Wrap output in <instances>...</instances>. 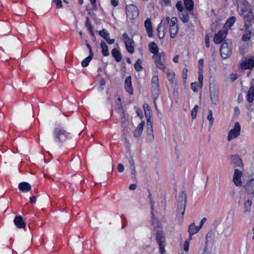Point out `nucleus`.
I'll use <instances>...</instances> for the list:
<instances>
[{"label":"nucleus","mask_w":254,"mask_h":254,"mask_svg":"<svg viewBox=\"0 0 254 254\" xmlns=\"http://www.w3.org/2000/svg\"><path fill=\"white\" fill-rule=\"evenodd\" d=\"M231 164L234 167H242L243 166L242 161L238 155L231 156Z\"/></svg>","instance_id":"obj_22"},{"label":"nucleus","mask_w":254,"mask_h":254,"mask_svg":"<svg viewBox=\"0 0 254 254\" xmlns=\"http://www.w3.org/2000/svg\"><path fill=\"white\" fill-rule=\"evenodd\" d=\"M148 48L150 52L153 54L152 59L156 66L160 70L165 71L166 69L165 65L166 60L165 53H159V48L154 42H151L148 45Z\"/></svg>","instance_id":"obj_2"},{"label":"nucleus","mask_w":254,"mask_h":254,"mask_svg":"<svg viewBox=\"0 0 254 254\" xmlns=\"http://www.w3.org/2000/svg\"><path fill=\"white\" fill-rule=\"evenodd\" d=\"M55 2L56 3L57 8H60L62 7L63 5L61 0H55Z\"/></svg>","instance_id":"obj_48"},{"label":"nucleus","mask_w":254,"mask_h":254,"mask_svg":"<svg viewBox=\"0 0 254 254\" xmlns=\"http://www.w3.org/2000/svg\"><path fill=\"white\" fill-rule=\"evenodd\" d=\"M241 126L239 122H236L234 127L228 133L227 139L229 141L238 137L240 134Z\"/></svg>","instance_id":"obj_8"},{"label":"nucleus","mask_w":254,"mask_h":254,"mask_svg":"<svg viewBox=\"0 0 254 254\" xmlns=\"http://www.w3.org/2000/svg\"><path fill=\"white\" fill-rule=\"evenodd\" d=\"M189 14L190 11L184 10L179 12V16L184 23H187L189 20Z\"/></svg>","instance_id":"obj_24"},{"label":"nucleus","mask_w":254,"mask_h":254,"mask_svg":"<svg viewBox=\"0 0 254 254\" xmlns=\"http://www.w3.org/2000/svg\"><path fill=\"white\" fill-rule=\"evenodd\" d=\"M198 106L197 105H196L194 106V108L192 110L191 112V116L192 119H194L196 118L198 110Z\"/></svg>","instance_id":"obj_38"},{"label":"nucleus","mask_w":254,"mask_h":254,"mask_svg":"<svg viewBox=\"0 0 254 254\" xmlns=\"http://www.w3.org/2000/svg\"><path fill=\"white\" fill-rule=\"evenodd\" d=\"M173 62L175 63H177L178 62V61H179V56L178 55L175 56L174 58H173Z\"/></svg>","instance_id":"obj_62"},{"label":"nucleus","mask_w":254,"mask_h":254,"mask_svg":"<svg viewBox=\"0 0 254 254\" xmlns=\"http://www.w3.org/2000/svg\"><path fill=\"white\" fill-rule=\"evenodd\" d=\"M86 45L89 51V55L93 56V53L91 46L87 43H86Z\"/></svg>","instance_id":"obj_53"},{"label":"nucleus","mask_w":254,"mask_h":254,"mask_svg":"<svg viewBox=\"0 0 254 254\" xmlns=\"http://www.w3.org/2000/svg\"><path fill=\"white\" fill-rule=\"evenodd\" d=\"M118 170L119 172H123L124 170V167L123 164H119L118 165Z\"/></svg>","instance_id":"obj_52"},{"label":"nucleus","mask_w":254,"mask_h":254,"mask_svg":"<svg viewBox=\"0 0 254 254\" xmlns=\"http://www.w3.org/2000/svg\"><path fill=\"white\" fill-rule=\"evenodd\" d=\"M203 71H198V80L199 84L202 86L203 84Z\"/></svg>","instance_id":"obj_41"},{"label":"nucleus","mask_w":254,"mask_h":254,"mask_svg":"<svg viewBox=\"0 0 254 254\" xmlns=\"http://www.w3.org/2000/svg\"><path fill=\"white\" fill-rule=\"evenodd\" d=\"M99 34L104 38L109 44H113L115 42V40L110 38V34L106 29H103L99 31Z\"/></svg>","instance_id":"obj_20"},{"label":"nucleus","mask_w":254,"mask_h":254,"mask_svg":"<svg viewBox=\"0 0 254 254\" xmlns=\"http://www.w3.org/2000/svg\"><path fill=\"white\" fill-rule=\"evenodd\" d=\"M154 139L152 124L150 123L148 125L147 124V139L149 142H152Z\"/></svg>","instance_id":"obj_23"},{"label":"nucleus","mask_w":254,"mask_h":254,"mask_svg":"<svg viewBox=\"0 0 254 254\" xmlns=\"http://www.w3.org/2000/svg\"><path fill=\"white\" fill-rule=\"evenodd\" d=\"M129 165H130V167H135L134 166V161H133V160L132 159H130L129 160Z\"/></svg>","instance_id":"obj_60"},{"label":"nucleus","mask_w":254,"mask_h":254,"mask_svg":"<svg viewBox=\"0 0 254 254\" xmlns=\"http://www.w3.org/2000/svg\"><path fill=\"white\" fill-rule=\"evenodd\" d=\"M142 62L141 59H137V61L134 64V67L135 69L137 71H140L143 69V67L142 66Z\"/></svg>","instance_id":"obj_34"},{"label":"nucleus","mask_w":254,"mask_h":254,"mask_svg":"<svg viewBox=\"0 0 254 254\" xmlns=\"http://www.w3.org/2000/svg\"><path fill=\"white\" fill-rule=\"evenodd\" d=\"M188 69L186 67H184L182 71L183 77L184 79H186L187 77Z\"/></svg>","instance_id":"obj_47"},{"label":"nucleus","mask_w":254,"mask_h":254,"mask_svg":"<svg viewBox=\"0 0 254 254\" xmlns=\"http://www.w3.org/2000/svg\"><path fill=\"white\" fill-rule=\"evenodd\" d=\"M236 17L235 16H231L230 18H229L227 21H226L224 27L225 29H227V31H228V29H230L231 26L234 24V23L236 22Z\"/></svg>","instance_id":"obj_31"},{"label":"nucleus","mask_w":254,"mask_h":254,"mask_svg":"<svg viewBox=\"0 0 254 254\" xmlns=\"http://www.w3.org/2000/svg\"><path fill=\"white\" fill-rule=\"evenodd\" d=\"M85 26L87 28L88 30H91L92 29V26L91 22L89 21V19L88 17L86 18L85 21Z\"/></svg>","instance_id":"obj_44"},{"label":"nucleus","mask_w":254,"mask_h":254,"mask_svg":"<svg viewBox=\"0 0 254 254\" xmlns=\"http://www.w3.org/2000/svg\"><path fill=\"white\" fill-rule=\"evenodd\" d=\"M121 98H120V97L118 98V99L116 101V103H117V105L119 106V107H122V104H121Z\"/></svg>","instance_id":"obj_57"},{"label":"nucleus","mask_w":254,"mask_h":254,"mask_svg":"<svg viewBox=\"0 0 254 254\" xmlns=\"http://www.w3.org/2000/svg\"><path fill=\"white\" fill-rule=\"evenodd\" d=\"M254 66V60L244 59L240 62V67L243 69H252Z\"/></svg>","instance_id":"obj_15"},{"label":"nucleus","mask_w":254,"mask_h":254,"mask_svg":"<svg viewBox=\"0 0 254 254\" xmlns=\"http://www.w3.org/2000/svg\"><path fill=\"white\" fill-rule=\"evenodd\" d=\"M237 78V76L235 73H232L230 75V79L231 81L234 82Z\"/></svg>","instance_id":"obj_49"},{"label":"nucleus","mask_w":254,"mask_h":254,"mask_svg":"<svg viewBox=\"0 0 254 254\" xmlns=\"http://www.w3.org/2000/svg\"><path fill=\"white\" fill-rule=\"evenodd\" d=\"M156 240L159 245L160 254H165V247L166 246V242L165 241V237L162 231H158L157 232Z\"/></svg>","instance_id":"obj_9"},{"label":"nucleus","mask_w":254,"mask_h":254,"mask_svg":"<svg viewBox=\"0 0 254 254\" xmlns=\"http://www.w3.org/2000/svg\"><path fill=\"white\" fill-rule=\"evenodd\" d=\"M200 229L199 228V227L195 226L194 223L190 224L189 226V229H188V232L189 233L190 238H191V236L192 235L197 233L199 231Z\"/></svg>","instance_id":"obj_30"},{"label":"nucleus","mask_w":254,"mask_h":254,"mask_svg":"<svg viewBox=\"0 0 254 254\" xmlns=\"http://www.w3.org/2000/svg\"><path fill=\"white\" fill-rule=\"evenodd\" d=\"M189 249V240H187L185 241L184 245V250L186 252H188Z\"/></svg>","instance_id":"obj_46"},{"label":"nucleus","mask_w":254,"mask_h":254,"mask_svg":"<svg viewBox=\"0 0 254 254\" xmlns=\"http://www.w3.org/2000/svg\"><path fill=\"white\" fill-rule=\"evenodd\" d=\"M93 56L89 55L87 58H85L81 62V65L83 67H86L88 65L90 62L93 58Z\"/></svg>","instance_id":"obj_36"},{"label":"nucleus","mask_w":254,"mask_h":254,"mask_svg":"<svg viewBox=\"0 0 254 254\" xmlns=\"http://www.w3.org/2000/svg\"><path fill=\"white\" fill-rule=\"evenodd\" d=\"M184 3L187 10L190 11V14L193 13L192 9L194 6L193 1L192 0H184Z\"/></svg>","instance_id":"obj_29"},{"label":"nucleus","mask_w":254,"mask_h":254,"mask_svg":"<svg viewBox=\"0 0 254 254\" xmlns=\"http://www.w3.org/2000/svg\"><path fill=\"white\" fill-rule=\"evenodd\" d=\"M143 110H144V111L145 112V111H150V107H149V106L148 105V104L147 103H144L143 104Z\"/></svg>","instance_id":"obj_51"},{"label":"nucleus","mask_w":254,"mask_h":254,"mask_svg":"<svg viewBox=\"0 0 254 254\" xmlns=\"http://www.w3.org/2000/svg\"><path fill=\"white\" fill-rule=\"evenodd\" d=\"M205 43L207 48L209 47V38L208 35L205 36Z\"/></svg>","instance_id":"obj_50"},{"label":"nucleus","mask_w":254,"mask_h":254,"mask_svg":"<svg viewBox=\"0 0 254 254\" xmlns=\"http://www.w3.org/2000/svg\"><path fill=\"white\" fill-rule=\"evenodd\" d=\"M136 187V186L135 184H131L129 186V189L130 190H134Z\"/></svg>","instance_id":"obj_59"},{"label":"nucleus","mask_w":254,"mask_h":254,"mask_svg":"<svg viewBox=\"0 0 254 254\" xmlns=\"http://www.w3.org/2000/svg\"><path fill=\"white\" fill-rule=\"evenodd\" d=\"M111 53L112 56L115 59L116 62H119L121 61L122 55L118 50L114 48L112 50Z\"/></svg>","instance_id":"obj_32"},{"label":"nucleus","mask_w":254,"mask_h":254,"mask_svg":"<svg viewBox=\"0 0 254 254\" xmlns=\"http://www.w3.org/2000/svg\"><path fill=\"white\" fill-rule=\"evenodd\" d=\"M125 88L126 91L128 92L129 95H133V90L132 86L131 78L130 76L127 77L125 79Z\"/></svg>","instance_id":"obj_21"},{"label":"nucleus","mask_w":254,"mask_h":254,"mask_svg":"<svg viewBox=\"0 0 254 254\" xmlns=\"http://www.w3.org/2000/svg\"><path fill=\"white\" fill-rule=\"evenodd\" d=\"M244 188L247 194L254 201V178L247 181Z\"/></svg>","instance_id":"obj_10"},{"label":"nucleus","mask_w":254,"mask_h":254,"mask_svg":"<svg viewBox=\"0 0 254 254\" xmlns=\"http://www.w3.org/2000/svg\"><path fill=\"white\" fill-rule=\"evenodd\" d=\"M18 189L21 191L26 192L30 190L31 186L27 182H22L19 184Z\"/></svg>","instance_id":"obj_25"},{"label":"nucleus","mask_w":254,"mask_h":254,"mask_svg":"<svg viewBox=\"0 0 254 254\" xmlns=\"http://www.w3.org/2000/svg\"><path fill=\"white\" fill-rule=\"evenodd\" d=\"M126 10L127 16L130 19H134L139 15V11L137 7L133 4L126 5Z\"/></svg>","instance_id":"obj_7"},{"label":"nucleus","mask_w":254,"mask_h":254,"mask_svg":"<svg viewBox=\"0 0 254 254\" xmlns=\"http://www.w3.org/2000/svg\"><path fill=\"white\" fill-rule=\"evenodd\" d=\"M101 48L102 49V53L104 56H108L109 55L108 46L104 41H101Z\"/></svg>","instance_id":"obj_33"},{"label":"nucleus","mask_w":254,"mask_h":254,"mask_svg":"<svg viewBox=\"0 0 254 254\" xmlns=\"http://www.w3.org/2000/svg\"><path fill=\"white\" fill-rule=\"evenodd\" d=\"M198 84L197 82H192L190 84V88L194 92L197 91Z\"/></svg>","instance_id":"obj_45"},{"label":"nucleus","mask_w":254,"mask_h":254,"mask_svg":"<svg viewBox=\"0 0 254 254\" xmlns=\"http://www.w3.org/2000/svg\"><path fill=\"white\" fill-rule=\"evenodd\" d=\"M204 61L202 59H199L198 62V71H203Z\"/></svg>","instance_id":"obj_42"},{"label":"nucleus","mask_w":254,"mask_h":254,"mask_svg":"<svg viewBox=\"0 0 254 254\" xmlns=\"http://www.w3.org/2000/svg\"><path fill=\"white\" fill-rule=\"evenodd\" d=\"M111 4L114 7L117 6L119 4L118 0H111Z\"/></svg>","instance_id":"obj_56"},{"label":"nucleus","mask_w":254,"mask_h":254,"mask_svg":"<svg viewBox=\"0 0 254 254\" xmlns=\"http://www.w3.org/2000/svg\"><path fill=\"white\" fill-rule=\"evenodd\" d=\"M151 92L155 101L159 97L160 93L159 79L156 75H153L151 79Z\"/></svg>","instance_id":"obj_6"},{"label":"nucleus","mask_w":254,"mask_h":254,"mask_svg":"<svg viewBox=\"0 0 254 254\" xmlns=\"http://www.w3.org/2000/svg\"><path fill=\"white\" fill-rule=\"evenodd\" d=\"M177 201L176 219L181 224L183 221L187 202V194L185 191L179 193Z\"/></svg>","instance_id":"obj_3"},{"label":"nucleus","mask_w":254,"mask_h":254,"mask_svg":"<svg viewBox=\"0 0 254 254\" xmlns=\"http://www.w3.org/2000/svg\"><path fill=\"white\" fill-rule=\"evenodd\" d=\"M136 113L137 115L138 116H141V113H142V112H141V109H137L136 110Z\"/></svg>","instance_id":"obj_63"},{"label":"nucleus","mask_w":254,"mask_h":254,"mask_svg":"<svg viewBox=\"0 0 254 254\" xmlns=\"http://www.w3.org/2000/svg\"><path fill=\"white\" fill-rule=\"evenodd\" d=\"M53 139L55 142L61 143L69 137V133L63 128L57 127L53 129Z\"/></svg>","instance_id":"obj_4"},{"label":"nucleus","mask_w":254,"mask_h":254,"mask_svg":"<svg viewBox=\"0 0 254 254\" xmlns=\"http://www.w3.org/2000/svg\"><path fill=\"white\" fill-rule=\"evenodd\" d=\"M252 205V201L248 199L244 204V212H250L251 209V206Z\"/></svg>","instance_id":"obj_35"},{"label":"nucleus","mask_w":254,"mask_h":254,"mask_svg":"<svg viewBox=\"0 0 254 254\" xmlns=\"http://www.w3.org/2000/svg\"><path fill=\"white\" fill-rule=\"evenodd\" d=\"M220 52L221 56L223 59L229 57L232 54L230 44L228 42H224L221 46Z\"/></svg>","instance_id":"obj_11"},{"label":"nucleus","mask_w":254,"mask_h":254,"mask_svg":"<svg viewBox=\"0 0 254 254\" xmlns=\"http://www.w3.org/2000/svg\"><path fill=\"white\" fill-rule=\"evenodd\" d=\"M178 19L176 17H173L171 19L169 16L166 17L165 19L162 20L158 25L157 30L159 39H163L166 32V24L169 25V31L170 37L174 38L178 32Z\"/></svg>","instance_id":"obj_1"},{"label":"nucleus","mask_w":254,"mask_h":254,"mask_svg":"<svg viewBox=\"0 0 254 254\" xmlns=\"http://www.w3.org/2000/svg\"><path fill=\"white\" fill-rule=\"evenodd\" d=\"M234 112L236 115H238L240 113V110L238 107L234 108Z\"/></svg>","instance_id":"obj_61"},{"label":"nucleus","mask_w":254,"mask_h":254,"mask_svg":"<svg viewBox=\"0 0 254 254\" xmlns=\"http://www.w3.org/2000/svg\"><path fill=\"white\" fill-rule=\"evenodd\" d=\"M92 5L94 6L96 5V0H89Z\"/></svg>","instance_id":"obj_64"},{"label":"nucleus","mask_w":254,"mask_h":254,"mask_svg":"<svg viewBox=\"0 0 254 254\" xmlns=\"http://www.w3.org/2000/svg\"><path fill=\"white\" fill-rule=\"evenodd\" d=\"M144 125V122L143 121L137 125V127L133 133V136L134 137L138 138L140 136L143 130Z\"/></svg>","instance_id":"obj_26"},{"label":"nucleus","mask_w":254,"mask_h":254,"mask_svg":"<svg viewBox=\"0 0 254 254\" xmlns=\"http://www.w3.org/2000/svg\"><path fill=\"white\" fill-rule=\"evenodd\" d=\"M176 7L177 9L178 10V11H179V12L184 10V7L182 5V2L181 1H178L177 2V3L176 4Z\"/></svg>","instance_id":"obj_43"},{"label":"nucleus","mask_w":254,"mask_h":254,"mask_svg":"<svg viewBox=\"0 0 254 254\" xmlns=\"http://www.w3.org/2000/svg\"><path fill=\"white\" fill-rule=\"evenodd\" d=\"M36 198L35 196H32L30 198V202L31 203H34L36 202Z\"/></svg>","instance_id":"obj_58"},{"label":"nucleus","mask_w":254,"mask_h":254,"mask_svg":"<svg viewBox=\"0 0 254 254\" xmlns=\"http://www.w3.org/2000/svg\"><path fill=\"white\" fill-rule=\"evenodd\" d=\"M206 221V218H203L201 219V220L200 221L199 225L198 226L200 229H201V228L202 227V226H203V224Z\"/></svg>","instance_id":"obj_55"},{"label":"nucleus","mask_w":254,"mask_h":254,"mask_svg":"<svg viewBox=\"0 0 254 254\" xmlns=\"http://www.w3.org/2000/svg\"><path fill=\"white\" fill-rule=\"evenodd\" d=\"M13 222L17 228L24 229L25 228L26 223L21 215L16 216Z\"/></svg>","instance_id":"obj_19"},{"label":"nucleus","mask_w":254,"mask_h":254,"mask_svg":"<svg viewBox=\"0 0 254 254\" xmlns=\"http://www.w3.org/2000/svg\"><path fill=\"white\" fill-rule=\"evenodd\" d=\"M249 5L247 2H240L238 3L237 10L239 14L245 19L246 16L249 13Z\"/></svg>","instance_id":"obj_12"},{"label":"nucleus","mask_w":254,"mask_h":254,"mask_svg":"<svg viewBox=\"0 0 254 254\" xmlns=\"http://www.w3.org/2000/svg\"><path fill=\"white\" fill-rule=\"evenodd\" d=\"M144 114L145 118L146 119V124H149L150 123H151L150 120V117H151V110L148 111H145Z\"/></svg>","instance_id":"obj_40"},{"label":"nucleus","mask_w":254,"mask_h":254,"mask_svg":"<svg viewBox=\"0 0 254 254\" xmlns=\"http://www.w3.org/2000/svg\"><path fill=\"white\" fill-rule=\"evenodd\" d=\"M144 27L147 35L149 37H153V28L151 20L149 18H147L144 21Z\"/></svg>","instance_id":"obj_18"},{"label":"nucleus","mask_w":254,"mask_h":254,"mask_svg":"<svg viewBox=\"0 0 254 254\" xmlns=\"http://www.w3.org/2000/svg\"><path fill=\"white\" fill-rule=\"evenodd\" d=\"M130 170L131 171V174H132V175H133L132 177L134 178L135 177V167H130Z\"/></svg>","instance_id":"obj_54"},{"label":"nucleus","mask_w":254,"mask_h":254,"mask_svg":"<svg viewBox=\"0 0 254 254\" xmlns=\"http://www.w3.org/2000/svg\"><path fill=\"white\" fill-rule=\"evenodd\" d=\"M210 96L212 102L214 105H217L219 102L218 100V92L215 90H212L210 89Z\"/></svg>","instance_id":"obj_27"},{"label":"nucleus","mask_w":254,"mask_h":254,"mask_svg":"<svg viewBox=\"0 0 254 254\" xmlns=\"http://www.w3.org/2000/svg\"><path fill=\"white\" fill-rule=\"evenodd\" d=\"M122 39L125 43L126 49L128 52L130 54L133 53L134 50L132 46V43H133V40L128 36L126 33L123 34L122 36Z\"/></svg>","instance_id":"obj_13"},{"label":"nucleus","mask_w":254,"mask_h":254,"mask_svg":"<svg viewBox=\"0 0 254 254\" xmlns=\"http://www.w3.org/2000/svg\"><path fill=\"white\" fill-rule=\"evenodd\" d=\"M228 34L227 29L220 30L215 34L213 38V42L216 44H220L225 39Z\"/></svg>","instance_id":"obj_14"},{"label":"nucleus","mask_w":254,"mask_h":254,"mask_svg":"<svg viewBox=\"0 0 254 254\" xmlns=\"http://www.w3.org/2000/svg\"><path fill=\"white\" fill-rule=\"evenodd\" d=\"M148 198H149L150 200V203L151 204V217H152V225L154 226V228H160V224L157 220H156L154 218V215L153 213V210H154V202L153 200H152V198L151 197V193L150 191L148 192Z\"/></svg>","instance_id":"obj_16"},{"label":"nucleus","mask_w":254,"mask_h":254,"mask_svg":"<svg viewBox=\"0 0 254 254\" xmlns=\"http://www.w3.org/2000/svg\"><path fill=\"white\" fill-rule=\"evenodd\" d=\"M247 100L249 103H252L254 100V85H252L249 88L247 95Z\"/></svg>","instance_id":"obj_28"},{"label":"nucleus","mask_w":254,"mask_h":254,"mask_svg":"<svg viewBox=\"0 0 254 254\" xmlns=\"http://www.w3.org/2000/svg\"><path fill=\"white\" fill-rule=\"evenodd\" d=\"M207 120L209 121V126L211 127L214 122V118L212 116V111L211 110H208V115L207 117Z\"/></svg>","instance_id":"obj_37"},{"label":"nucleus","mask_w":254,"mask_h":254,"mask_svg":"<svg viewBox=\"0 0 254 254\" xmlns=\"http://www.w3.org/2000/svg\"><path fill=\"white\" fill-rule=\"evenodd\" d=\"M241 30L244 33L242 35V40L244 42H248L250 40L251 35L254 34V27L251 22H245L244 26Z\"/></svg>","instance_id":"obj_5"},{"label":"nucleus","mask_w":254,"mask_h":254,"mask_svg":"<svg viewBox=\"0 0 254 254\" xmlns=\"http://www.w3.org/2000/svg\"><path fill=\"white\" fill-rule=\"evenodd\" d=\"M167 78L171 82L173 81V79L175 76V74L173 71H168L167 72Z\"/></svg>","instance_id":"obj_39"},{"label":"nucleus","mask_w":254,"mask_h":254,"mask_svg":"<svg viewBox=\"0 0 254 254\" xmlns=\"http://www.w3.org/2000/svg\"><path fill=\"white\" fill-rule=\"evenodd\" d=\"M243 173L241 171L238 169H235L233 180L236 186L239 187L242 185L241 177Z\"/></svg>","instance_id":"obj_17"}]
</instances>
